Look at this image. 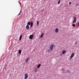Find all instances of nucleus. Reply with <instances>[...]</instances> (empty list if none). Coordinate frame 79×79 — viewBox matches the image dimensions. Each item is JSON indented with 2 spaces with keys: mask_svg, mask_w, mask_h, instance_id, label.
<instances>
[{
  "mask_svg": "<svg viewBox=\"0 0 79 79\" xmlns=\"http://www.w3.org/2000/svg\"><path fill=\"white\" fill-rule=\"evenodd\" d=\"M19 4H20V5H21V3L19 2Z\"/></svg>",
  "mask_w": 79,
  "mask_h": 79,
  "instance_id": "obj_24",
  "label": "nucleus"
},
{
  "mask_svg": "<svg viewBox=\"0 0 79 79\" xmlns=\"http://www.w3.org/2000/svg\"><path fill=\"white\" fill-rule=\"evenodd\" d=\"M29 58H27L26 59V63H27V61H28V60H29Z\"/></svg>",
  "mask_w": 79,
  "mask_h": 79,
  "instance_id": "obj_13",
  "label": "nucleus"
},
{
  "mask_svg": "<svg viewBox=\"0 0 79 79\" xmlns=\"http://www.w3.org/2000/svg\"><path fill=\"white\" fill-rule=\"evenodd\" d=\"M76 21H77V18L76 17H74V20L73 22V24L76 23Z\"/></svg>",
  "mask_w": 79,
  "mask_h": 79,
  "instance_id": "obj_2",
  "label": "nucleus"
},
{
  "mask_svg": "<svg viewBox=\"0 0 79 79\" xmlns=\"http://www.w3.org/2000/svg\"><path fill=\"white\" fill-rule=\"evenodd\" d=\"M77 44V42H76L75 43V45H76Z\"/></svg>",
  "mask_w": 79,
  "mask_h": 79,
  "instance_id": "obj_23",
  "label": "nucleus"
},
{
  "mask_svg": "<svg viewBox=\"0 0 79 79\" xmlns=\"http://www.w3.org/2000/svg\"><path fill=\"white\" fill-rule=\"evenodd\" d=\"M34 71L35 73H36L37 71V69L36 68L34 70Z\"/></svg>",
  "mask_w": 79,
  "mask_h": 79,
  "instance_id": "obj_14",
  "label": "nucleus"
},
{
  "mask_svg": "<svg viewBox=\"0 0 79 79\" xmlns=\"http://www.w3.org/2000/svg\"><path fill=\"white\" fill-rule=\"evenodd\" d=\"M71 2H69V4L71 5Z\"/></svg>",
  "mask_w": 79,
  "mask_h": 79,
  "instance_id": "obj_27",
  "label": "nucleus"
},
{
  "mask_svg": "<svg viewBox=\"0 0 79 79\" xmlns=\"http://www.w3.org/2000/svg\"><path fill=\"white\" fill-rule=\"evenodd\" d=\"M19 13L20 14L21 13V10H20V11Z\"/></svg>",
  "mask_w": 79,
  "mask_h": 79,
  "instance_id": "obj_28",
  "label": "nucleus"
},
{
  "mask_svg": "<svg viewBox=\"0 0 79 79\" xmlns=\"http://www.w3.org/2000/svg\"><path fill=\"white\" fill-rule=\"evenodd\" d=\"M75 26L76 25H75V24H72V26H73V27H75Z\"/></svg>",
  "mask_w": 79,
  "mask_h": 79,
  "instance_id": "obj_18",
  "label": "nucleus"
},
{
  "mask_svg": "<svg viewBox=\"0 0 79 79\" xmlns=\"http://www.w3.org/2000/svg\"><path fill=\"white\" fill-rule=\"evenodd\" d=\"M18 53L19 54H21V50H19Z\"/></svg>",
  "mask_w": 79,
  "mask_h": 79,
  "instance_id": "obj_9",
  "label": "nucleus"
},
{
  "mask_svg": "<svg viewBox=\"0 0 79 79\" xmlns=\"http://www.w3.org/2000/svg\"><path fill=\"white\" fill-rule=\"evenodd\" d=\"M33 37H34V35H33V34L29 36V39H32L33 38Z\"/></svg>",
  "mask_w": 79,
  "mask_h": 79,
  "instance_id": "obj_4",
  "label": "nucleus"
},
{
  "mask_svg": "<svg viewBox=\"0 0 79 79\" xmlns=\"http://www.w3.org/2000/svg\"><path fill=\"white\" fill-rule=\"evenodd\" d=\"M74 55V53H73L71 55V56H70V58L72 59V58H73Z\"/></svg>",
  "mask_w": 79,
  "mask_h": 79,
  "instance_id": "obj_5",
  "label": "nucleus"
},
{
  "mask_svg": "<svg viewBox=\"0 0 79 79\" xmlns=\"http://www.w3.org/2000/svg\"><path fill=\"white\" fill-rule=\"evenodd\" d=\"M30 24L33 25V22H31Z\"/></svg>",
  "mask_w": 79,
  "mask_h": 79,
  "instance_id": "obj_26",
  "label": "nucleus"
},
{
  "mask_svg": "<svg viewBox=\"0 0 79 79\" xmlns=\"http://www.w3.org/2000/svg\"><path fill=\"white\" fill-rule=\"evenodd\" d=\"M54 45L53 44L51 45H50V49L51 51H52L53 48V47H54Z\"/></svg>",
  "mask_w": 79,
  "mask_h": 79,
  "instance_id": "obj_1",
  "label": "nucleus"
},
{
  "mask_svg": "<svg viewBox=\"0 0 79 79\" xmlns=\"http://www.w3.org/2000/svg\"><path fill=\"white\" fill-rule=\"evenodd\" d=\"M79 6V4H77L76 5V6Z\"/></svg>",
  "mask_w": 79,
  "mask_h": 79,
  "instance_id": "obj_19",
  "label": "nucleus"
},
{
  "mask_svg": "<svg viewBox=\"0 0 79 79\" xmlns=\"http://www.w3.org/2000/svg\"><path fill=\"white\" fill-rule=\"evenodd\" d=\"M41 65V64H40L39 65H38L37 67V68H39L40 67V66Z\"/></svg>",
  "mask_w": 79,
  "mask_h": 79,
  "instance_id": "obj_11",
  "label": "nucleus"
},
{
  "mask_svg": "<svg viewBox=\"0 0 79 79\" xmlns=\"http://www.w3.org/2000/svg\"><path fill=\"white\" fill-rule=\"evenodd\" d=\"M28 77V74L27 73H26L25 74L24 79H27Z\"/></svg>",
  "mask_w": 79,
  "mask_h": 79,
  "instance_id": "obj_3",
  "label": "nucleus"
},
{
  "mask_svg": "<svg viewBox=\"0 0 79 79\" xmlns=\"http://www.w3.org/2000/svg\"><path fill=\"white\" fill-rule=\"evenodd\" d=\"M21 14L20 13H19L18 15H19Z\"/></svg>",
  "mask_w": 79,
  "mask_h": 79,
  "instance_id": "obj_29",
  "label": "nucleus"
},
{
  "mask_svg": "<svg viewBox=\"0 0 79 79\" xmlns=\"http://www.w3.org/2000/svg\"><path fill=\"white\" fill-rule=\"evenodd\" d=\"M30 27H32L33 26V25L30 24Z\"/></svg>",
  "mask_w": 79,
  "mask_h": 79,
  "instance_id": "obj_22",
  "label": "nucleus"
},
{
  "mask_svg": "<svg viewBox=\"0 0 79 79\" xmlns=\"http://www.w3.org/2000/svg\"><path fill=\"white\" fill-rule=\"evenodd\" d=\"M43 33H42V34L41 35L40 37L41 38H42V37H43Z\"/></svg>",
  "mask_w": 79,
  "mask_h": 79,
  "instance_id": "obj_17",
  "label": "nucleus"
},
{
  "mask_svg": "<svg viewBox=\"0 0 79 79\" xmlns=\"http://www.w3.org/2000/svg\"><path fill=\"white\" fill-rule=\"evenodd\" d=\"M66 53V51L65 50H64L62 52V53L63 54V55H64L65 53Z\"/></svg>",
  "mask_w": 79,
  "mask_h": 79,
  "instance_id": "obj_6",
  "label": "nucleus"
},
{
  "mask_svg": "<svg viewBox=\"0 0 79 79\" xmlns=\"http://www.w3.org/2000/svg\"><path fill=\"white\" fill-rule=\"evenodd\" d=\"M55 32L56 33H58V28H56L55 30Z\"/></svg>",
  "mask_w": 79,
  "mask_h": 79,
  "instance_id": "obj_7",
  "label": "nucleus"
},
{
  "mask_svg": "<svg viewBox=\"0 0 79 79\" xmlns=\"http://www.w3.org/2000/svg\"><path fill=\"white\" fill-rule=\"evenodd\" d=\"M48 52H50V49H48Z\"/></svg>",
  "mask_w": 79,
  "mask_h": 79,
  "instance_id": "obj_21",
  "label": "nucleus"
},
{
  "mask_svg": "<svg viewBox=\"0 0 79 79\" xmlns=\"http://www.w3.org/2000/svg\"><path fill=\"white\" fill-rule=\"evenodd\" d=\"M66 73H69V74H70L71 72H70V71H69V70H67L66 71Z\"/></svg>",
  "mask_w": 79,
  "mask_h": 79,
  "instance_id": "obj_15",
  "label": "nucleus"
},
{
  "mask_svg": "<svg viewBox=\"0 0 79 79\" xmlns=\"http://www.w3.org/2000/svg\"><path fill=\"white\" fill-rule=\"evenodd\" d=\"M22 39V35H21L20 36V38L19 39V40H21V39Z\"/></svg>",
  "mask_w": 79,
  "mask_h": 79,
  "instance_id": "obj_12",
  "label": "nucleus"
},
{
  "mask_svg": "<svg viewBox=\"0 0 79 79\" xmlns=\"http://www.w3.org/2000/svg\"><path fill=\"white\" fill-rule=\"evenodd\" d=\"M39 22L38 21H37V25H39Z\"/></svg>",
  "mask_w": 79,
  "mask_h": 79,
  "instance_id": "obj_20",
  "label": "nucleus"
},
{
  "mask_svg": "<svg viewBox=\"0 0 79 79\" xmlns=\"http://www.w3.org/2000/svg\"><path fill=\"white\" fill-rule=\"evenodd\" d=\"M27 25H28V26H30V25H31V22H28L27 23Z\"/></svg>",
  "mask_w": 79,
  "mask_h": 79,
  "instance_id": "obj_10",
  "label": "nucleus"
},
{
  "mask_svg": "<svg viewBox=\"0 0 79 79\" xmlns=\"http://www.w3.org/2000/svg\"><path fill=\"white\" fill-rule=\"evenodd\" d=\"M60 1H61L60 0H59V1L58 2V5H59V4H60Z\"/></svg>",
  "mask_w": 79,
  "mask_h": 79,
  "instance_id": "obj_16",
  "label": "nucleus"
},
{
  "mask_svg": "<svg viewBox=\"0 0 79 79\" xmlns=\"http://www.w3.org/2000/svg\"><path fill=\"white\" fill-rule=\"evenodd\" d=\"M19 4H20V5H21V3L19 2Z\"/></svg>",
  "mask_w": 79,
  "mask_h": 79,
  "instance_id": "obj_25",
  "label": "nucleus"
},
{
  "mask_svg": "<svg viewBox=\"0 0 79 79\" xmlns=\"http://www.w3.org/2000/svg\"><path fill=\"white\" fill-rule=\"evenodd\" d=\"M26 29H29V26L27 25L26 26Z\"/></svg>",
  "mask_w": 79,
  "mask_h": 79,
  "instance_id": "obj_8",
  "label": "nucleus"
},
{
  "mask_svg": "<svg viewBox=\"0 0 79 79\" xmlns=\"http://www.w3.org/2000/svg\"><path fill=\"white\" fill-rule=\"evenodd\" d=\"M43 11H44V9H43Z\"/></svg>",
  "mask_w": 79,
  "mask_h": 79,
  "instance_id": "obj_30",
  "label": "nucleus"
}]
</instances>
